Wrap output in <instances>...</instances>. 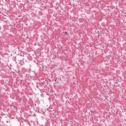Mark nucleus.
<instances>
[{"label":"nucleus","instance_id":"nucleus-1","mask_svg":"<svg viewBox=\"0 0 126 126\" xmlns=\"http://www.w3.org/2000/svg\"><path fill=\"white\" fill-rule=\"evenodd\" d=\"M119 82H116L115 84V86H116V87H118V86H120V85L118 84Z\"/></svg>","mask_w":126,"mask_h":126},{"label":"nucleus","instance_id":"nucleus-2","mask_svg":"<svg viewBox=\"0 0 126 126\" xmlns=\"http://www.w3.org/2000/svg\"><path fill=\"white\" fill-rule=\"evenodd\" d=\"M67 32H65V34H67Z\"/></svg>","mask_w":126,"mask_h":126}]
</instances>
